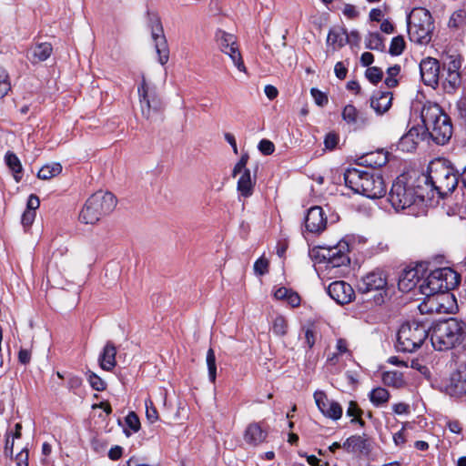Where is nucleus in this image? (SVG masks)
I'll return each instance as SVG.
<instances>
[{"label": "nucleus", "instance_id": "obj_21", "mask_svg": "<svg viewBox=\"0 0 466 466\" xmlns=\"http://www.w3.org/2000/svg\"><path fill=\"white\" fill-rule=\"evenodd\" d=\"M420 268H410L402 270L399 277L398 288L402 292L412 290L420 279Z\"/></svg>", "mask_w": 466, "mask_h": 466}, {"label": "nucleus", "instance_id": "obj_34", "mask_svg": "<svg viewBox=\"0 0 466 466\" xmlns=\"http://www.w3.org/2000/svg\"><path fill=\"white\" fill-rule=\"evenodd\" d=\"M390 396V392L382 387L373 389L369 394L370 402L376 407L386 404Z\"/></svg>", "mask_w": 466, "mask_h": 466}, {"label": "nucleus", "instance_id": "obj_58", "mask_svg": "<svg viewBox=\"0 0 466 466\" xmlns=\"http://www.w3.org/2000/svg\"><path fill=\"white\" fill-rule=\"evenodd\" d=\"M17 466H28V451L23 449L16 456Z\"/></svg>", "mask_w": 466, "mask_h": 466}, {"label": "nucleus", "instance_id": "obj_7", "mask_svg": "<svg viewBox=\"0 0 466 466\" xmlns=\"http://www.w3.org/2000/svg\"><path fill=\"white\" fill-rule=\"evenodd\" d=\"M409 38L411 42L426 46L432 38L434 23L431 14L423 7H415L407 19Z\"/></svg>", "mask_w": 466, "mask_h": 466}, {"label": "nucleus", "instance_id": "obj_38", "mask_svg": "<svg viewBox=\"0 0 466 466\" xmlns=\"http://www.w3.org/2000/svg\"><path fill=\"white\" fill-rule=\"evenodd\" d=\"M366 47L371 50H382L383 40L379 33H370L366 37Z\"/></svg>", "mask_w": 466, "mask_h": 466}, {"label": "nucleus", "instance_id": "obj_15", "mask_svg": "<svg viewBox=\"0 0 466 466\" xmlns=\"http://www.w3.org/2000/svg\"><path fill=\"white\" fill-rule=\"evenodd\" d=\"M151 37L160 65L165 66L169 59V48L164 35L160 19L157 16L150 18Z\"/></svg>", "mask_w": 466, "mask_h": 466}, {"label": "nucleus", "instance_id": "obj_23", "mask_svg": "<svg viewBox=\"0 0 466 466\" xmlns=\"http://www.w3.org/2000/svg\"><path fill=\"white\" fill-rule=\"evenodd\" d=\"M392 98L391 92L378 91L370 97V106L378 115H382L391 106Z\"/></svg>", "mask_w": 466, "mask_h": 466}, {"label": "nucleus", "instance_id": "obj_32", "mask_svg": "<svg viewBox=\"0 0 466 466\" xmlns=\"http://www.w3.org/2000/svg\"><path fill=\"white\" fill-rule=\"evenodd\" d=\"M462 84L461 74H443L442 87L445 93L454 94Z\"/></svg>", "mask_w": 466, "mask_h": 466}, {"label": "nucleus", "instance_id": "obj_6", "mask_svg": "<svg viewBox=\"0 0 466 466\" xmlns=\"http://www.w3.org/2000/svg\"><path fill=\"white\" fill-rule=\"evenodd\" d=\"M423 177L425 184L436 190L441 197L452 192L459 181L453 168L443 159L431 161L428 167L427 175H424Z\"/></svg>", "mask_w": 466, "mask_h": 466}, {"label": "nucleus", "instance_id": "obj_10", "mask_svg": "<svg viewBox=\"0 0 466 466\" xmlns=\"http://www.w3.org/2000/svg\"><path fill=\"white\" fill-rule=\"evenodd\" d=\"M451 372L441 385V390L451 398L466 397V359L452 357L450 363Z\"/></svg>", "mask_w": 466, "mask_h": 466}, {"label": "nucleus", "instance_id": "obj_25", "mask_svg": "<svg viewBox=\"0 0 466 466\" xmlns=\"http://www.w3.org/2000/svg\"><path fill=\"white\" fill-rule=\"evenodd\" d=\"M53 48L49 43H40L27 52V58L32 64L46 61L52 54Z\"/></svg>", "mask_w": 466, "mask_h": 466}, {"label": "nucleus", "instance_id": "obj_4", "mask_svg": "<svg viewBox=\"0 0 466 466\" xmlns=\"http://www.w3.org/2000/svg\"><path fill=\"white\" fill-rule=\"evenodd\" d=\"M421 120L432 140L439 145L446 144L452 136V125L450 117L437 104H426L421 109Z\"/></svg>", "mask_w": 466, "mask_h": 466}, {"label": "nucleus", "instance_id": "obj_43", "mask_svg": "<svg viewBox=\"0 0 466 466\" xmlns=\"http://www.w3.org/2000/svg\"><path fill=\"white\" fill-rule=\"evenodd\" d=\"M288 323L284 317L278 316L273 320L272 331L277 336H284L287 333Z\"/></svg>", "mask_w": 466, "mask_h": 466}, {"label": "nucleus", "instance_id": "obj_27", "mask_svg": "<svg viewBox=\"0 0 466 466\" xmlns=\"http://www.w3.org/2000/svg\"><path fill=\"white\" fill-rule=\"evenodd\" d=\"M349 43L347 30L342 27H335L329 30L327 44L332 46L333 49H339Z\"/></svg>", "mask_w": 466, "mask_h": 466}, {"label": "nucleus", "instance_id": "obj_54", "mask_svg": "<svg viewBox=\"0 0 466 466\" xmlns=\"http://www.w3.org/2000/svg\"><path fill=\"white\" fill-rule=\"evenodd\" d=\"M339 141V137L336 134L329 133L324 139V144L326 148L328 149H333L336 147Z\"/></svg>", "mask_w": 466, "mask_h": 466}, {"label": "nucleus", "instance_id": "obj_41", "mask_svg": "<svg viewBox=\"0 0 466 466\" xmlns=\"http://www.w3.org/2000/svg\"><path fill=\"white\" fill-rule=\"evenodd\" d=\"M405 48V41L403 36L398 35L392 38L389 52L392 56H400Z\"/></svg>", "mask_w": 466, "mask_h": 466}, {"label": "nucleus", "instance_id": "obj_53", "mask_svg": "<svg viewBox=\"0 0 466 466\" xmlns=\"http://www.w3.org/2000/svg\"><path fill=\"white\" fill-rule=\"evenodd\" d=\"M392 410L397 415L409 414L410 412V405L404 402L396 403L392 406Z\"/></svg>", "mask_w": 466, "mask_h": 466}, {"label": "nucleus", "instance_id": "obj_40", "mask_svg": "<svg viewBox=\"0 0 466 466\" xmlns=\"http://www.w3.org/2000/svg\"><path fill=\"white\" fill-rule=\"evenodd\" d=\"M11 89V82L7 71L0 66V98H3Z\"/></svg>", "mask_w": 466, "mask_h": 466}, {"label": "nucleus", "instance_id": "obj_62", "mask_svg": "<svg viewBox=\"0 0 466 466\" xmlns=\"http://www.w3.org/2000/svg\"><path fill=\"white\" fill-rule=\"evenodd\" d=\"M343 14L349 18H355L358 15V11L355 6L351 5H346L343 8Z\"/></svg>", "mask_w": 466, "mask_h": 466}, {"label": "nucleus", "instance_id": "obj_30", "mask_svg": "<svg viewBox=\"0 0 466 466\" xmlns=\"http://www.w3.org/2000/svg\"><path fill=\"white\" fill-rule=\"evenodd\" d=\"M255 179L250 176L249 169H245L238 181V191L244 198H248L253 194Z\"/></svg>", "mask_w": 466, "mask_h": 466}, {"label": "nucleus", "instance_id": "obj_63", "mask_svg": "<svg viewBox=\"0 0 466 466\" xmlns=\"http://www.w3.org/2000/svg\"><path fill=\"white\" fill-rule=\"evenodd\" d=\"M19 361L22 364H27L31 360V353L27 350H20L18 353Z\"/></svg>", "mask_w": 466, "mask_h": 466}, {"label": "nucleus", "instance_id": "obj_31", "mask_svg": "<svg viewBox=\"0 0 466 466\" xmlns=\"http://www.w3.org/2000/svg\"><path fill=\"white\" fill-rule=\"evenodd\" d=\"M461 56L458 54L447 55L446 57L443 58L442 62L443 74H461Z\"/></svg>", "mask_w": 466, "mask_h": 466}, {"label": "nucleus", "instance_id": "obj_56", "mask_svg": "<svg viewBox=\"0 0 466 466\" xmlns=\"http://www.w3.org/2000/svg\"><path fill=\"white\" fill-rule=\"evenodd\" d=\"M334 72H335L336 76L339 79L342 80L346 77L348 69L342 62H338L335 65Z\"/></svg>", "mask_w": 466, "mask_h": 466}, {"label": "nucleus", "instance_id": "obj_17", "mask_svg": "<svg viewBox=\"0 0 466 466\" xmlns=\"http://www.w3.org/2000/svg\"><path fill=\"white\" fill-rule=\"evenodd\" d=\"M440 62L433 57H426L420 63V76L426 86L434 87L439 83Z\"/></svg>", "mask_w": 466, "mask_h": 466}, {"label": "nucleus", "instance_id": "obj_3", "mask_svg": "<svg viewBox=\"0 0 466 466\" xmlns=\"http://www.w3.org/2000/svg\"><path fill=\"white\" fill-rule=\"evenodd\" d=\"M349 250V244L346 241H339L331 247L313 248L309 255L316 263L324 264L321 270L327 271L329 275L339 276L350 265Z\"/></svg>", "mask_w": 466, "mask_h": 466}, {"label": "nucleus", "instance_id": "obj_22", "mask_svg": "<svg viewBox=\"0 0 466 466\" xmlns=\"http://www.w3.org/2000/svg\"><path fill=\"white\" fill-rule=\"evenodd\" d=\"M342 118L347 124L360 128L369 124V118L360 113L353 105H347L342 110Z\"/></svg>", "mask_w": 466, "mask_h": 466}, {"label": "nucleus", "instance_id": "obj_60", "mask_svg": "<svg viewBox=\"0 0 466 466\" xmlns=\"http://www.w3.org/2000/svg\"><path fill=\"white\" fill-rule=\"evenodd\" d=\"M123 449L120 446H114L108 451V457L111 460H118L122 456Z\"/></svg>", "mask_w": 466, "mask_h": 466}, {"label": "nucleus", "instance_id": "obj_51", "mask_svg": "<svg viewBox=\"0 0 466 466\" xmlns=\"http://www.w3.org/2000/svg\"><path fill=\"white\" fill-rule=\"evenodd\" d=\"M258 149H259V151L262 154H264L266 156H268V155H271L274 152L275 146H274V144L270 140L262 139L258 143Z\"/></svg>", "mask_w": 466, "mask_h": 466}, {"label": "nucleus", "instance_id": "obj_39", "mask_svg": "<svg viewBox=\"0 0 466 466\" xmlns=\"http://www.w3.org/2000/svg\"><path fill=\"white\" fill-rule=\"evenodd\" d=\"M347 416L352 417L350 422L351 423H359L360 426L364 425V421L360 419L362 414V410L359 408L358 404L355 401H350L349 403V407L347 409Z\"/></svg>", "mask_w": 466, "mask_h": 466}, {"label": "nucleus", "instance_id": "obj_35", "mask_svg": "<svg viewBox=\"0 0 466 466\" xmlns=\"http://www.w3.org/2000/svg\"><path fill=\"white\" fill-rule=\"evenodd\" d=\"M382 381L394 388H400L405 384L402 373L397 370L385 371L382 374Z\"/></svg>", "mask_w": 466, "mask_h": 466}, {"label": "nucleus", "instance_id": "obj_24", "mask_svg": "<svg viewBox=\"0 0 466 466\" xmlns=\"http://www.w3.org/2000/svg\"><path fill=\"white\" fill-rule=\"evenodd\" d=\"M267 436V431L261 428L260 424L253 422L247 427L244 440L249 445L258 446L266 441Z\"/></svg>", "mask_w": 466, "mask_h": 466}, {"label": "nucleus", "instance_id": "obj_59", "mask_svg": "<svg viewBox=\"0 0 466 466\" xmlns=\"http://www.w3.org/2000/svg\"><path fill=\"white\" fill-rule=\"evenodd\" d=\"M457 112H458V117L463 122L464 125H466V102L465 101H459L457 103Z\"/></svg>", "mask_w": 466, "mask_h": 466}, {"label": "nucleus", "instance_id": "obj_33", "mask_svg": "<svg viewBox=\"0 0 466 466\" xmlns=\"http://www.w3.org/2000/svg\"><path fill=\"white\" fill-rule=\"evenodd\" d=\"M5 164L14 173L15 179L19 182L21 179V173L23 170L22 164L15 154L8 151L5 157Z\"/></svg>", "mask_w": 466, "mask_h": 466}, {"label": "nucleus", "instance_id": "obj_9", "mask_svg": "<svg viewBox=\"0 0 466 466\" xmlns=\"http://www.w3.org/2000/svg\"><path fill=\"white\" fill-rule=\"evenodd\" d=\"M430 327L422 322H407L400 326L397 333L398 350L413 352L423 344L429 336Z\"/></svg>", "mask_w": 466, "mask_h": 466}, {"label": "nucleus", "instance_id": "obj_45", "mask_svg": "<svg viewBox=\"0 0 466 466\" xmlns=\"http://www.w3.org/2000/svg\"><path fill=\"white\" fill-rule=\"evenodd\" d=\"M145 406H146V416L147 420L150 423H155L158 420V412L157 410V408L155 407L153 401L150 399H147L145 400Z\"/></svg>", "mask_w": 466, "mask_h": 466}, {"label": "nucleus", "instance_id": "obj_42", "mask_svg": "<svg viewBox=\"0 0 466 466\" xmlns=\"http://www.w3.org/2000/svg\"><path fill=\"white\" fill-rule=\"evenodd\" d=\"M400 66L399 65H395L393 66H390L388 68L387 70V77L385 78V85L391 88V87H394L398 85V80L396 78V76L400 74Z\"/></svg>", "mask_w": 466, "mask_h": 466}, {"label": "nucleus", "instance_id": "obj_16", "mask_svg": "<svg viewBox=\"0 0 466 466\" xmlns=\"http://www.w3.org/2000/svg\"><path fill=\"white\" fill-rule=\"evenodd\" d=\"M313 397L318 409L323 416L333 420H338L341 418L343 413L341 405L335 400H329L324 391L317 390Z\"/></svg>", "mask_w": 466, "mask_h": 466}, {"label": "nucleus", "instance_id": "obj_20", "mask_svg": "<svg viewBox=\"0 0 466 466\" xmlns=\"http://www.w3.org/2000/svg\"><path fill=\"white\" fill-rule=\"evenodd\" d=\"M425 131L422 127H412L399 140L398 148L403 152H412L423 139Z\"/></svg>", "mask_w": 466, "mask_h": 466}, {"label": "nucleus", "instance_id": "obj_26", "mask_svg": "<svg viewBox=\"0 0 466 466\" xmlns=\"http://www.w3.org/2000/svg\"><path fill=\"white\" fill-rule=\"evenodd\" d=\"M116 349L114 346V344L110 341H108L106 346L104 347L103 352L101 353L99 357V364L100 367L104 370L110 371L112 370L116 364Z\"/></svg>", "mask_w": 466, "mask_h": 466}, {"label": "nucleus", "instance_id": "obj_13", "mask_svg": "<svg viewBox=\"0 0 466 466\" xmlns=\"http://www.w3.org/2000/svg\"><path fill=\"white\" fill-rule=\"evenodd\" d=\"M387 283L388 278L386 273L380 268H375L360 278L357 288L358 290L362 294H366L371 291L381 292L385 291ZM375 301L379 304L383 301L381 293H380L379 297L375 298Z\"/></svg>", "mask_w": 466, "mask_h": 466}, {"label": "nucleus", "instance_id": "obj_5", "mask_svg": "<svg viewBox=\"0 0 466 466\" xmlns=\"http://www.w3.org/2000/svg\"><path fill=\"white\" fill-rule=\"evenodd\" d=\"M466 330V324L456 319L450 318L438 322L432 328L431 341L437 350H447L460 343Z\"/></svg>", "mask_w": 466, "mask_h": 466}, {"label": "nucleus", "instance_id": "obj_61", "mask_svg": "<svg viewBox=\"0 0 466 466\" xmlns=\"http://www.w3.org/2000/svg\"><path fill=\"white\" fill-rule=\"evenodd\" d=\"M265 95L270 100L276 98L278 96L279 91L278 89L271 85H267L264 88Z\"/></svg>", "mask_w": 466, "mask_h": 466}, {"label": "nucleus", "instance_id": "obj_8", "mask_svg": "<svg viewBox=\"0 0 466 466\" xmlns=\"http://www.w3.org/2000/svg\"><path fill=\"white\" fill-rule=\"evenodd\" d=\"M116 205L115 196L110 192L98 191L93 194L80 211L79 220L84 224L94 225L110 213Z\"/></svg>", "mask_w": 466, "mask_h": 466}, {"label": "nucleus", "instance_id": "obj_50", "mask_svg": "<svg viewBox=\"0 0 466 466\" xmlns=\"http://www.w3.org/2000/svg\"><path fill=\"white\" fill-rule=\"evenodd\" d=\"M366 77L373 84H377L382 78L383 72L377 66L369 67L366 70Z\"/></svg>", "mask_w": 466, "mask_h": 466}, {"label": "nucleus", "instance_id": "obj_2", "mask_svg": "<svg viewBox=\"0 0 466 466\" xmlns=\"http://www.w3.org/2000/svg\"><path fill=\"white\" fill-rule=\"evenodd\" d=\"M344 181L355 193L369 198H380L386 194L385 181L378 172L350 167L344 173Z\"/></svg>", "mask_w": 466, "mask_h": 466}, {"label": "nucleus", "instance_id": "obj_57", "mask_svg": "<svg viewBox=\"0 0 466 466\" xmlns=\"http://www.w3.org/2000/svg\"><path fill=\"white\" fill-rule=\"evenodd\" d=\"M40 200L37 196L32 194L29 196L27 204H26V210H33L35 212V210L39 208Z\"/></svg>", "mask_w": 466, "mask_h": 466}, {"label": "nucleus", "instance_id": "obj_1", "mask_svg": "<svg viewBox=\"0 0 466 466\" xmlns=\"http://www.w3.org/2000/svg\"><path fill=\"white\" fill-rule=\"evenodd\" d=\"M460 283V276L451 268H441L432 270L420 285V293L427 296L428 301L419 306L421 313H429L437 310L433 307L434 298L438 293H445L455 289Z\"/></svg>", "mask_w": 466, "mask_h": 466}, {"label": "nucleus", "instance_id": "obj_64", "mask_svg": "<svg viewBox=\"0 0 466 466\" xmlns=\"http://www.w3.org/2000/svg\"><path fill=\"white\" fill-rule=\"evenodd\" d=\"M374 56L370 52H365L361 55L360 62L364 66H368L373 63Z\"/></svg>", "mask_w": 466, "mask_h": 466}, {"label": "nucleus", "instance_id": "obj_46", "mask_svg": "<svg viewBox=\"0 0 466 466\" xmlns=\"http://www.w3.org/2000/svg\"><path fill=\"white\" fill-rule=\"evenodd\" d=\"M348 346H349L348 341L345 339H341V338L339 339L336 343L337 352L335 354H333V356L331 358H329V361L335 364L338 355H343V354L349 353L350 350L348 349Z\"/></svg>", "mask_w": 466, "mask_h": 466}, {"label": "nucleus", "instance_id": "obj_47", "mask_svg": "<svg viewBox=\"0 0 466 466\" xmlns=\"http://www.w3.org/2000/svg\"><path fill=\"white\" fill-rule=\"evenodd\" d=\"M127 426L132 432H137L140 429V421L137 415L134 411H130L125 418Z\"/></svg>", "mask_w": 466, "mask_h": 466}, {"label": "nucleus", "instance_id": "obj_28", "mask_svg": "<svg viewBox=\"0 0 466 466\" xmlns=\"http://www.w3.org/2000/svg\"><path fill=\"white\" fill-rule=\"evenodd\" d=\"M342 448L348 452H364L369 451V444L364 436L353 435L344 441Z\"/></svg>", "mask_w": 466, "mask_h": 466}, {"label": "nucleus", "instance_id": "obj_19", "mask_svg": "<svg viewBox=\"0 0 466 466\" xmlns=\"http://www.w3.org/2000/svg\"><path fill=\"white\" fill-rule=\"evenodd\" d=\"M327 218L322 208L315 206L308 210L305 218V227L307 230L312 233H319L325 229Z\"/></svg>", "mask_w": 466, "mask_h": 466}, {"label": "nucleus", "instance_id": "obj_48", "mask_svg": "<svg viewBox=\"0 0 466 466\" xmlns=\"http://www.w3.org/2000/svg\"><path fill=\"white\" fill-rule=\"evenodd\" d=\"M268 260L264 257H260L254 263V272L258 276H263L268 271Z\"/></svg>", "mask_w": 466, "mask_h": 466}, {"label": "nucleus", "instance_id": "obj_14", "mask_svg": "<svg viewBox=\"0 0 466 466\" xmlns=\"http://www.w3.org/2000/svg\"><path fill=\"white\" fill-rule=\"evenodd\" d=\"M216 39L221 52L231 58L233 64L239 71L245 72L246 66L237 46L236 36L223 30H218L216 33Z\"/></svg>", "mask_w": 466, "mask_h": 466}, {"label": "nucleus", "instance_id": "obj_44", "mask_svg": "<svg viewBox=\"0 0 466 466\" xmlns=\"http://www.w3.org/2000/svg\"><path fill=\"white\" fill-rule=\"evenodd\" d=\"M87 380L90 386L97 391H103L106 390V382L94 372L89 371L87 373Z\"/></svg>", "mask_w": 466, "mask_h": 466}, {"label": "nucleus", "instance_id": "obj_11", "mask_svg": "<svg viewBox=\"0 0 466 466\" xmlns=\"http://www.w3.org/2000/svg\"><path fill=\"white\" fill-rule=\"evenodd\" d=\"M418 198L420 197L406 183L403 176L397 177L389 193V201L397 211L410 208Z\"/></svg>", "mask_w": 466, "mask_h": 466}, {"label": "nucleus", "instance_id": "obj_18", "mask_svg": "<svg viewBox=\"0 0 466 466\" xmlns=\"http://www.w3.org/2000/svg\"><path fill=\"white\" fill-rule=\"evenodd\" d=\"M328 294L339 304L350 303L355 296L352 287L343 280H337L328 287Z\"/></svg>", "mask_w": 466, "mask_h": 466}, {"label": "nucleus", "instance_id": "obj_37", "mask_svg": "<svg viewBox=\"0 0 466 466\" xmlns=\"http://www.w3.org/2000/svg\"><path fill=\"white\" fill-rule=\"evenodd\" d=\"M207 366L208 370V378L211 382H215L217 376L216 356L213 349H209L207 352Z\"/></svg>", "mask_w": 466, "mask_h": 466}, {"label": "nucleus", "instance_id": "obj_29", "mask_svg": "<svg viewBox=\"0 0 466 466\" xmlns=\"http://www.w3.org/2000/svg\"><path fill=\"white\" fill-rule=\"evenodd\" d=\"M274 298L278 300H284L292 308L299 307L300 304V297L299 294L285 287H279L274 291Z\"/></svg>", "mask_w": 466, "mask_h": 466}, {"label": "nucleus", "instance_id": "obj_52", "mask_svg": "<svg viewBox=\"0 0 466 466\" xmlns=\"http://www.w3.org/2000/svg\"><path fill=\"white\" fill-rule=\"evenodd\" d=\"M311 95L315 100V103L318 105V106H324L328 103V96H326V94H324L323 92L319 91V89L317 88H312L311 89Z\"/></svg>", "mask_w": 466, "mask_h": 466}, {"label": "nucleus", "instance_id": "obj_12", "mask_svg": "<svg viewBox=\"0 0 466 466\" xmlns=\"http://www.w3.org/2000/svg\"><path fill=\"white\" fill-rule=\"evenodd\" d=\"M137 94L142 115L148 120L157 119L163 109L162 102L144 76H142L141 84L137 86Z\"/></svg>", "mask_w": 466, "mask_h": 466}, {"label": "nucleus", "instance_id": "obj_55", "mask_svg": "<svg viewBox=\"0 0 466 466\" xmlns=\"http://www.w3.org/2000/svg\"><path fill=\"white\" fill-rule=\"evenodd\" d=\"M35 218V212L33 210H25L21 218V222L24 227H29L32 225Z\"/></svg>", "mask_w": 466, "mask_h": 466}, {"label": "nucleus", "instance_id": "obj_49", "mask_svg": "<svg viewBox=\"0 0 466 466\" xmlns=\"http://www.w3.org/2000/svg\"><path fill=\"white\" fill-rule=\"evenodd\" d=\"M319 331L315 326H309L305 329V340L309 348H312L318 338Z\"/></svg>", "mask_w": 466, "mask_h": 466}, {"label": "nucleus", "instance_id": "obj_36", "mask_svg": "<svg viewBox=\"0 0 466 466\" xmlns=\"http://www.w3.org/2000/svg\"><path fill=\"white\" fill-rule=\"evenodd\" d=\"M62 171V166L59 163H52L43 166L38 173L37 177L40 179L47 180L57 175H59Z\"/></svg>", "mask_w": 466, "mask_h": 466}]
</instances>
